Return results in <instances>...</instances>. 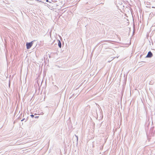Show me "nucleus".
<instances>
[{
    "instance_id": "obj_6",
    "label": "nucleus",
    "mask_w": 155,
    "mask_h": 155,
    "mask_svg": "<svg viewBox=\"0 0 155 155\" xmlns=\"http://www.w3.org/2000/svg\"><path fill=\"white\" fill-rule=\"evenodd\" d=\"M24 120V119H23L22 120H21V121H23V120Z\"/></svg>"
},
{
    "instance_id": "obj_8",
    "label": "nucleus",
    "mask_w": 155,
    "mask_h": 155,
    "mask_svg": "<svg viewBox=\"0 0 155 155\" xmlns=\"http://www.w3.org/2000/svg\"><path fill=\"white\" fill-rule=\"evenodd\" d=\"M152 8H155V7H152Z\"/></svg>"
},
{
    "instance_id": "obj_7",
    "label": "nucleus",
    "mask_w": 155,
    "mask_h": 155,
    "mask_svg": "<svg viewBox=\"0 0 155 155\" xmlns=\"http://www.w3.org/2000/svg\"><path fill=\"white\" fill-rule=\"evenodd\" d=\"M46 1L47 2H48V0H46Z\"/></svg>"
},
{
    "instance_id": "obj_1",
    "label": "nucleus",
    "mask_w": 155,
    "mask_h": 155,
    "mask_svg": "<svg viewBox=\"0 0 155 155\" xmlns=\"http://www.w3.org/2000/svg\"><path fill=\"white\" fill-rule=\"evenodd\" d=\"M33 41L30 42H29V43H27V44H26V47H27V48L28 49H29V48H30L32 46V45H33Z\"/></svg>"
},
{
    "instance_id": "obj_2",
    "label": "nucleus",
    "mask_w": 155,
    "mask_h": 155,
    "mask_svg": "<svg viewBox=\"0 0 155 155\" xmlns=\"http://www.w3.org/2000/svg\"><path fill=\"white\" fill-rule=\"evenodd\" d=\"M74 137H73V139L74 140V143H78V137L75 134Z\"/></svg>"
},
{
    "instance_id": "obj_9",
    "label": "nucleus",
    "mask_w": 155,
    "mask_h": 155,
    "mask_svg": "<svg viewBox=\"0 0 155 155\" xmlns=\"http://www.w3.org/2000/svg\"><path fill=\"white\" fill-rule=\"evenodd\" d=\"M35 117L36 118H37V117Z\"/></svg>"
},
{
    "instance_id": "obj_4",
    "label": "nucleus",
    "mask_w": 155,
    "mask_h": 155,
    "mask_svg": "<svg viewBox=\"0 0 155 155\" xmlns=\"http://www.w3.org/2000/svg\"><path fill=\"white\" fill-rule=\"evenodd\" d=\"M58 46L60 48H61V43L59 40L58 41Z\"/></svg>"
},
{
    "instance_id": "obj_3",
    "label": "nucleus",
    "mask_w": 155,
    "mask_h": 155,
    "mask_svg": "<svg viewBox=\"0 0 155 155\" xmlns=\"http://www.w3.org/2000/svg\"><path fill=\"white\" fill-rule=\"evenodd\" d=\"M153 56V54L150 51L148 53V54L146 56L147 58H151Z\"/></svg>"
},
{
    "instance_id": "obj_5",
    "label": "nucleus",
    "mask_w": 155,
    "mask_h": 155,
    "mask_svg": "<svg viewBox=\"0 0 155 155\" xmlns=\"http://www.w3.org/2000/svg\"><path fill=\"white\" fill-rule=\"evenodd\" d=\"M31 116L32 117H33L34 116V115H31Z\"/></svg>"
}]
</instances>
